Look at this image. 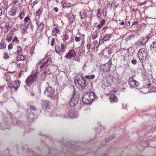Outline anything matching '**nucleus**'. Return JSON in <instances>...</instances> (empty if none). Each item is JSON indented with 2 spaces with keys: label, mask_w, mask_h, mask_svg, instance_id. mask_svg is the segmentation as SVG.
I'll list each match as a JSON object with an SVG mask.
<instances>
[{
  "label": "nucleus",
  "mask_w": 156,
  "mask_h": 156,
  "mask_svg": "<svg viewBox=\"0 0 156 156\" xmlns=\"http://www.w3.org/2000/svg\"><path fill=\"white\" fill-rule=\"evenodd\" d=\"M69 90L70 93H72V97L69 102V105L71 107H74L78 102L79 96L76 93L75 88L73 85L69 86Z\"/></svg>",
  "instance_id": "nucleus-1"
},
{
  "label": "nucleus",
  "mask_w": 156,
  "mask_h": 156,
  "mask_svg": "<svg viewBox=\"0 0 156 156\" xmlns=\"http://www.w3.org/2000/svg\"><path fill=\"white\" fill-rule=\"evenodd\" d=\"M74 82L76 87L80 90H84L86 86V82L84 78L80 75L74 77Z\"/></svg>",
  "instance_id": "nucleus-2"
},
{
  "label": "nucleus",
  "mask_w": 156,
  "mask_h": 156,
  "mask_svg": "<svg viewBox=\"0 0 156 156\" xmlns=\"http://www.w3.org/2000/svg\"><path fill=\"white\" fill-rule=\"evenodd\" d=\"M95 98V94L93 92H86L83 95L82 100L83 104H89L91 103Z\"/></svg>",
  "instance_id": "nucleus-3"
},
{
  "label": "nucleus",
  "mask_w": 156,
  "mask_h": 156,
  "mask_svg": "<svg viewBox=\"0 0 156 156\" xmlns=\"http://www.w3.org/2000/svg\"><path fill=\"white\" fill-rule=\"evenodd\" d=\"M137 55L140 62L143 63L146 60L148 52L146 48H142L138 51Z\"/></svg>",
  "instance_id": "nucleus-4"
},
{
  "label": "nucleus",
  "mask_w": 156,
  "mask_h": 156,
  "mask_svg": "<svg viewBox=\"0 0 156 156\" xmlns=\"http://www.w3.org/2000/svg\"><path fill=\"white\" fill-rule=\"evenodd\" d=\"M43 62H44V63L40 66V69L42 70L46 69L48 66L50 65L51 62V58L48 57H45L41 61L39 62L37 65H39Z\"/></svg>",
  "instance_id": "nucleus-5"
},
{
  "label": "nucleus",
  "mask_w": 156,
  "mask_h": 156,
  "mask_svg": "<svg viewBox=\"0 0 156 156\" xmlns=\"http://www.w3.org/2000/svg\"><path fill=\"white\" fill-rule=\"evenodd\" d=\"M38 72H36L35 73H32L27 79L26 83L27 86H30L36 80Z\"/></svg>",
  "instance_id": "nucleus-6"
},
{
  "label": "nucleus",
  "mask_w": 156,
  "mask_h": 156,
  "mask_svg": "<svg viewBox=\"0 0 156 156\" xmlns=\"http://www.w3.org/2000/svg\"><path fill=\"white\" fill-rule=\"evenodd\" d=\"M20 86V81L19 80H16L15 81H13L9 85L8 88L11 89L12 91H13V89L14 91H16L19 87Z\"/></svg>",
  "instance_id": "nucleus-7"
},
{
  "label": "nucleus",
  "mask_w": 156,
  "mask_h": 156,
  "mask_svg": "<svg viewBox=\"0 0 156 156\" xmlns=\"http://www.w3.org/2000/svg\"><path fill=\"white\" fill-rule=\"evenodd\" d=\"M76 54L74 49L69 50V58L80 62V58L79 57H76Z\"/></svg>",
  "instance_id": "nucleus-8"
},
{
  "label": "nucleus",
  "mask_w": 156,
  "mask_h": 156,
  "mask_svg": "<svg viewBox=\"0 0 156 156\" xmlns=\"http://www.w3.org/2000/svg\"><path fill=\"white\" fill-rule=\"evenodd\" d=\"M112 64V60L110 59L108 62L102 65L101 66V69L102 71L105 72H108L110 69L111 65Z\"/></svg>",
  "instance_id": "nucleus-9"
},
{
  "label": "nucleus",
  "mask_w": 156,
  "mask_h": 156,
  "mask_svg": "<svg viewBox=\"0 0 156 156\" xmlns=\"http://www.w3.org/2000/svg\"><path fill=\"white\" fill-rule=\"evenodd\" d=\"M66 44L64 42L61 43V48L60 46L57 44L55 46V51L58 53L61 51L63 52L66 48Z\"/></svg>",
  "instance_id": "nucleus-10"
},
{
  "label": "nucleus",
  "mask_w": 156,
  "mask_h": 156,
  "mask_svg": "<svg viewBox=\"0 0 156 156\" xmlns=\"http://www.w3.org/2000/svg\"><path fill=\"white\" fill-rule=\"evenodd\" d=\"M134 76H132L129 80V84L130 87L132 88H136L139 86V83L138 82L134 80Z\"/></svg>",
  "instance_id": "nucleus-11"
},
{
  "label": "nucleus",
  "mask_w": 156,
  "mask_h": 156,
  "mask_svg": "<svg viewBox=\"0 0 156 156\" xmlns=\"http://www.w3.org/2000/svg\"><path fill=\"white\" fill-rule=\"evenodd\" d=\"M54 90L51 87H48L45 90L44 93L48 97H51L54 95Z\"/></svg>",
  "instance_id": "nucleus-12"
},
{
  "label": "nucleus",
  "mask_w": 156,
  "mask_h": 156,
  "mask_svg": "<svg viewBox=\"0 0 156 156\" xmlns=\"http://www.w3.org/2000/svg\"><path fill=\"white\" fill-rule=\"evenodd\" d=\"M144 81V88H149L151 85V83L149 81V78L146 75H144L143 76Z\"/></svg>",
  "instance_id": "nucleus-13"
},
{
  "label": "nucleus",
  "mask_w": 156,
  "mask_h": 156,
  "mask_svg": "<svg viewBox=\"0 0 156 156\" xmlns=\"http://www.w3.org/2000/svg\"><path fill=\"white\" fill-rule=\"evenodd\" d=\"M24 23L23 24V27L26 29H27L28 27L30 24V19L29 15L25 17L24 20Z\"/></svg>",
  "instance_id": "nucleus-14"
},
{
  "label": "nucleus",
  "mask_w": 156,
  "mask_h": 156,
  "mask_svg": "<svg viewBox=\"0 0 156 156\" xmlns=\"http://www.w3.org/2000/svg\"><path fill=\"white\" fill-rule=\"evenodd\" d=\"M49 101H44L42 103L41 106L42 109L44 110H47L49 108Z\"/></svg>",
  "instance_id": "nucleus-15"
},
{
  "label": "nucleus",
  "mask_w": 156,
  "mask_h": 156,
  "mask_svg": "<svg viewBox=\"0 0 156 156\" xmlns=\"http://www.w3.org/2000/svg\"><path fill=\"white\" fill-rule=\"evenodd\" d=\"M150 49L152 53H156V41L153 42L151 44Z\"/></svg>",
  "instance_id": "nucleus-16"
},
{
  "label": "nucleus",
  "mask_w": 156,
  "mask_h": 156,
  "mask_svg": "<svg viewBox=\"0 0 156 156\" xmlns=\"http://www.w3.org/2000/svg\"><path fill=\"white\" fill-rule=\"evenodd\" d=\"M48 71H44L41 74L40 76V78L42 80H45L47 76H48Z\"/></svg>",
  "instance_id": "nucleus-17"
},
{
  "label": "nucleus",
  "mask_w": 156,
  "mask_h": 156,
  "mask_svg": "<svg viewBox=\"0 0 156 156\" xmlns=\"http://www.w3.org/2000/svg\"><path fill=\"white\" fill-rule=\"evenodd\" d=\"M112 34H106L103 37V39L105 41H109L110 40V37H112Z\"/></svg>",
  "instance_id": "nucleus-18"
},
{
  "label": "nucleus",
  "mask_w": 156,
  "mask_h": 156,
  "mask_svg": "<svg viewBox=\"0 0 156 156\" xmlns=\"http://www.w3.org/2000/svg\"><path fill=\"white\" fill-rule=\"evenodd\" d=\"M6 45L5 40L2 39L0 42V49H4L6 48Z\"/></svg>",
  "instance_id": "nucleus-19"
},
{
  "label": "nucleus",
  "mask_w": 156,
  "mask_h": 156,
  "mask_svg": "<svg viewBox=\"0 0 156 156\" xmlns=\"http://www.w3.org/2000/svg\"><path fill=\"white\" fill-rule=\"evenodd\" d=\"M60 31L59 28L56 27L52 30V34L53 36H56L58 34H59Z\"/></svg>",
  "instance_id": "nucleus-20"
},
{
  "label": "nucleus",
  "mask_w": 156,
  "mask_h": 156,
  "mask_svg": "<svg viewBox=\"0 0 156 156\" xmlns=\"http://www.w3.org/2000/svg\"><path fill=\"white\" fill-rule=\"evenodd\" d=\"M17 67L19 68H24L25 67L24 61H17L16 63Z\"/></svg>",
  "instance_id": "nucleus-21"
},
{
  "label": "nucleus",
  "mask_w": 156,
  "mask_h": 156,
  "mask_svg": "<svg viewBox=\"0 0 156 156\" xmlns=\"http://www.w3.org/2000/svg\"><path fill=\"white\" fill-rule=\"evenodd\" d=\"M16 7H12L9 12V14L12 16L15 15L16 13Z\"/></svg>",
  "instance_id": "nucleus-22"
},
{
  "label": "nucleus",
  "mask_w": 156,
  "mask_h": 156,
  "mask_svg": "<svg viewBox=\"0 0 156 156\" xmlns=\"http://www.w3.org/2000/svg\"><path fill=\"white\" fill-rule=\"evenodd\" d=\"M109 98L111 101H113L115 102H116L118 101V98L114 94H111Z\"/></svg>",
  "instance_id": "nucleus-23"
},
{
  "label": "nucleus",
  "mask_w": 156,
  "mask_h": 156,
  "mask_svg": "<svg viewBox=\"0 0 156 156\" xmlns=\"http://www.w3.org/2000/svg\"><path fill=\"white\" fill-rule=\"evenodd\" d=\"M78 116V114L76 112H74L73 113H70L69 117L71 118H76Z\"/></svg>",
  "instance_id": "nucleus-24"
},
{
  "label": "nucleus",
  "mask_w": 156,
  "mask_h": 156,
  "mask_svg": "<svg viewBox=\"0 0 156 156\" xmlns=\"http://www.w3.org/2000/svg\"><path fill=\"white\" fill-rule=\"evenodd\" d=\"M150 92H156V86L155 85V84H154V85H153L149 89Z\"/></svg>",
  "instance_id": "nucleus-25"
},
{
  "label": "nucleus",
  "mask_w": 156,
  "mask_h": 156,
  "mask_svg": "<svg viewBox=\"0 0 156 156\" xmlns=\"http://www.w3.org/2000/svg\"><path fill=\"white\" fill-rule=\"evenodd\" d=\"M149 144V142L148 141H144L142 142L141 146L142 147H147Z\"/></svg>",
  "instance_id": "nucleus-26"
},
{
  "label": "nucleus",
  "mask_w": 156,
  "mask_h": 156,
  "mask_svg": "<svg viewBox=\"0 0 156 156\" xmlns=\"http://www.w3.org/2000/svg\"><path fill=\"white\" fill-rule=\"evenodd\" d=\"M25 59L24 57L21 55H20L18 56L17 61H23Z\"/></svg>",
  "instance_id": "nucleus-27"
},
{
  "label": "nucleus",
  "mask_w": 156,
  "mask_h": 156,
  "mask_svg": "<svg viewBox=\"0 0 156 156\" xmlns=\"http://www.w3.org/2000/svg\"><path fill=\"white\" fill-rule=\"evenodd\" d=\"M80 16L81 19H84L86 16V15L84 12H83L80 11Z\"/></svg>",
  "instance_id": "nucleus-28"
},
{
  "label": "nucleus",
  "mask_w": 156,
  "mask_h": 156,
  "mask_svg": "<svg viewBox=\"0 0 156 156\" xmlns=\"http://www.w3.org/2000/svg\"><path fill=\"white\" fill-rule=\"evenodd\" d=\"M43 12V9H39L36 12V15L37 16H39L42 12Z\"/></svg>",
  "instance_id": "nucleus-29"
},
{
  "label": "nucleus",
  "mask_w": 156,
  "mask_h": 156,
  "mask_svg": "<svg viewBox=\"0 0 156 156\" xmlns=\"http://www.w3.org/2000/svg\"><path fill=\"white\" fill-rule=\"evenodd\" d=\"M62 38L63 40V42H65L66 43L65 41L66 40H67L68 39V36L67 34H63L62 36Z\"/></svg>",
  "instance_id": "nucleus-30"
},
{
  "label": "nucleus",
  "mask_w": 156,
  "mask_h": 156,
  "mask_svg": "<svg viewBox=\"0 0 156 156\" xmlns=\"http://www.w3.org/2000/svg\"><path fill=\"white\" fill-rule=\"evenodd\" d=\"M14 42H15L17 44H19L20 41L17 37H15L13 39L12 43H13Z\"/></svg>",
  "instance_id": "nucleus-31"
},
{
  "label": "nucleus",
  "mask_w": 156,
  "mask_h": 156,
  "mask_svg": "<svg viewBox=\"0 0 156 156\" xmlns=\"http://www.w3.org/2000/svg\"><path fill=\"white\" fill-rule=\"evenodd\" d=\"M22 48L20 46L18 45L17 47V50L16 51V53L18 54L21 53L22 51Z\"/></svg>",
  "instance_id": "nucleus-32"
},
{
  "label": "nucleus",
  "mask_w": 156,
  "mask_h": 156,
  "mask_svg": "<svg viewBox=\"0 0 156 156\" xmlns=\"http://www.w3.org/2000/svg\"><path fill=\"white\" fill-rule=\"evenodd\" d=\"M44 27V24L43 23H41V24L39 25L38 27V29L39 30H41V31H42Z\"/></svg>",
  "instance_id": "nucleus-33"
},
{
  "label": "nucleus",
  "mask_w": 156,
  "mask_h": 156,
  "mask_svg": "<svg viewBox=\"0 0 156 156\" xmlns=\"http://www.w3.org/2000/svg\"><path fill=\"white\" fill-rule=\"evenodd\" d=\"M74 20V16L73 14H71L70 15L69 17V21L70 23H73Z\"/></svg>",
  "instance_id": "nucleus-34"
},
{
  "label": "nucleus",
  "mask_w": 156,
  "mask_h": 156,
  "mask_svg": "<svg viewBox=\"0 0 156 156\" xmlns=\"http://www.w3.org/2000/svg\"><path fill=\"white\" fill-rule=\"evenodd\" d=\"M25 15V12L23 11L19 14V17L20 20L23 19Z\"/></svg>",
  "instance_id": "nucleus-35"
},
{
  "label": "nucleus",
  "mask_w": 156,
  "mask_h": 156,
  "mask_svg": "<svg viewBox=\"0 0 156 156\" xmlns=\"http://www.w3.org/2000/svg\"><path fill=\"white\" fill-rule=\"evenodd\" d=\"M119 5L118 3H116L114 1H112L111 3L112 7H115V8L117 7Z\"/></svg>",
  "instance_id": "nucleus-36"
},
{
  "label": "nucleus",
  "mask_w": 156,
  "mask_h": 156,
  "mask_svg": "<svg viewBox=\"0 0 156 156\" xmlns=\"http://www.w3.org/2000/svg\"><path fill=\"white\" fill-rule=\"evenodd\" d=\"M12 38V37H9L8 34L5 40L9 43L11 41Z\"/></svg>",
  "instance_id": "nucleus-37"
},
{
  "label": "nucleus",
  "mask_w": 156,
  "mask_h": 156,
  "mask_svg": "<svg viewBox=\"0 0 156 156\" xmlns=\"http://www.w3.org/2000/svg\"><path fill=\"white\" fill-rule=\"evenodd\" d=\"M104 41H103V39H102V40H101V38H100L99 39V43H98V45H97V46H96V48H98L99 46L102 44L103 43H104Z\"/></svg>",
  "instance_id": "nucleus-38"
},
{
  "label": "nucleus",
  "mask_w": 156,
  "mask_h": 156,
  "mask_svg": "<svg viewBox=\"0 0 156 156\" xmlns=\"http://www.w3.org/2000/svg\"><path fill=\"white\" fill-rule=\"evenodd\" d=\"M87 16L89 18H91L92 16L93 12L91 11H89L87 12Z\"/></svg>",
  "instance_id": "nucleus-39"
},
{
  "label": "nucleus",
  "mask_w": 156,
  "mask_h": 156,
  "mask_svg": "<svg viewBox=\"0 0 156 156\" xmlns=\"http://www.w3.org/2000/svg\"><path fill=\"white\" fill-rule=\"evenodd\" d=\"M98 34L97 32H95L92 35V38L93 40L95 39L97 37Z\"/></svg>",
  "instance_id": "nucleus-40"
},
{
  "label": "nucleus",
  "mask_w": 156,
  "mask_h": 156,
  "mask_svg": "<svg viewBox=\"0 0 156 156\" xmlns=\"http://www.w3.org/2000/svg\"><path fill=\"white\" fill-rule=\"evenodd\" d=\"M86 77L89 79H93L95 77V75H92L90 76H86Z\"/></svg>",
  "instance_id": "nucleus-41"
},
{
  "label": "nucleus",
  "mask_w": 156,
  "mask_h": 156,
  "mask_svg": "<svg viewBox=\"0 0 156 156\" xmlns=\"http://www.w3.org/2000/svg\"><path fill=\"white\" fill-rule=\"evenodd\" d=\"M3 58L4 59H7L9 58V56L7 53L5 52H4Z\"/></svg>",
  "instance_id": "nucleus-42"
},
{
  "label": "nucleus",
  "mask_w": 156,
  "mask_h": 156,
  "mask_svg": "<svg viewBox=\"0 0 156 156\" xmlns=\"http://www.w3.org/2000/svg\"><path fill=\"white\" fill-rule=\"evenodd\" d=\"M97 16L98 17H100L101 16V10L100 9H98L97 10Z\"/></svg>",
  "instance_id": "nucleus-43"
},
{
  "label": "nucleus",
  "mask_w": 156,
  "mask_h": 156,
  "mask_svg": "<svg viewBox=\"0 0 156 156\" xmlns=\"http://www.w3.org/2000/svg\"><path fill=\"white\" fill-rule=\"evenodd\" d=\"M5 27L7 30V31H8L9 29L11 28L10 27V25L9 23H6L5 25Z\"/></svg>",
  "instance_id": "nucleus-44"
},
{
  "label": "nucleus",
  "mask_w": 156,
  "mask_h": 156,
  "mask_svg": "<svg viewBox=\"0 0 156 156\" xmlns=\"http://www.w3.org/2000/svg\"><path fill=\"white\" fill-rule=\"evenodd\" d=\"M55 39L54 38H52L51 41V42L50 45L52 46H53L55 44Z\"/></svg>",
  "instance_id": "nucleus-45"
},
{
  "label": "nucleus",
  "mask_w": 156,
  "mask_h": 156,
  "mask_svg": "<svg viewBox=\"0 0 156 156\" xmlns=\"http://www.w3.org/2000/svg\"><path fill=\"white\" fill-rule=\"evenodd\" d=\"M115 138V137L113 136H111L109 137L108 138V140L107 139L105 140V141L106 142H108L110 140H112L113 139H114Z\"/></svg>",
  "instance_id": "nucleus-46"
},
{
  "label": "nucleus",
  "mask_w": 156,
  "mask_h": 156,
  "mask_svg": "<svg viewBox=\"0 0 156 156\" xmlns=\"http://www.w3.org/2000/svg\"><path fill=\"white\" fill-rule=\"evenodd\" d=\"M68 2H66L63 5V7L64 8H67L68 7Z\"/></svg>",
  "instance_id": "nucleus-47"
},
{
  "label": "nucleus",
  "mask_w": 156,
  "mask_h": 156,
  "mask_svg": "<svg viewBox=\"0 0 156 156\" xmlns=\"http://www.w3.org/2000/svg\"><path fill=\"white\" fill-rule=\"evenodd\" d=\"M13 47L12 44V43L9 44L8 46V48L9 50L12 49Z\"/></svg>",
  "instance_id": "nucleus-48"
},
{
  "label": "nucleus",
  "mask_w": 156,
  "mask_h": 156,
  "mask_svg": "<svg viewBox=\"0 0 156 156\" xmlns=\"http://www.w3.org/2000/svg\"><path fill=\"white\" fill-rule=\"evenodd\" d=\"M5 87V85L0 86V93L4 90Z\"/></svg>",
  "instance_id": "nucleus-49"
},
{
  "label": "nucleus",
  "mask_w": 156,
  "mask_h": 156,
  "mask_svg": "<svg viewBox=\"0 0 156 156\" xmlns=\"http://www.w3.org/2000/svg\"><path fill=\"white\" fill-rule=\"evenodd\" d=\"M98 44V41L97 40H94L93 41V44H94L95 47H96L97 46Z\"/></svg>",
  "instance_id": "nucleus-50"
},
{
  "label": "nucleus",
  "mask_w": 156,
  "mask_h": 156,
  "mask_svg": "<svg viewBox=\"0 0 156 156\" xmlns=\"http://www.w3.org/2000/svg\"><path fill=\"white\" fill-rule=\"evenodd\" d=\"M144 39H145V38L144 37H142V41L140 42V44H146V43L147 42V41H145V42H143L144 43H143V41H144Z\"/></svg>",
  "instance_id": "nucleus-51"
},
{
  "label": "nucleus",
  "mask_w": 156,
  "mask_h": 156,
  "mask_svg": "<svg viewBox=\"0 0 156 156\" xmlns=\"http://www.w3.org/2000/svg\"><path fill=\"white\" fill-rule=\"evenodd\" d=\"M91 48V44L90 42H89L87 46V49L88 50H89Z\"/></svg>",
  "instance_id": "nucleus-52"
},
{
  "label": "nucleus",
  "mask_w": 156,
  "mask_h": 156,
  "mask_svg": "<svg viewBox=\"0 0 156 156\" xmlns=\"http://www.w3.org/2000/svg\"><path fill=\"white\" fill-rule=\"evenodd\" d=\"M135 34H133L131 35L130 36H129L128 38V40H130L132 39L133 37L135 36Z\"/></svg>",
  "instance_id": "nucleus-53"
},
{
  "label": "nucleus",
  "mask_w": 156,
  "mask_h": 156,
  "mask_svg": "<svg viewBox=\"0 0 156 156\" xmlns=\"http://www.w3.org/2000/svg\"><path fill=\"white\" fill-rule=\"evenodd\" d=\"M75 40L77 42L79 41L80 40V37H75Z\"/></svg>",
  "instance_id": "nucleus-54"
},
{
  "label": "nucleus",
  "mask_w": 156,
  "mask_h": 156,
  "mask_svg": "<svg viewBox=\"0 0 156 156\" xmlns=\"http://www.w3.org/2000/svg\"><path fill=\"white\" fill-rule=\"evenodd\" d=\"M131 62L133 65H135L137 63V61L136 60L134 59L132 60Z\"/></svg>",
  "instance_id": "nucleus-55"
},
{
  "label": "nucleus",
  "mask_w": 156,
  "mask_h": 156,
  "mask_svg": "<svg viewBox=\"0 0 156 156\" xmlns=\"http://www.w3.org/2000/svg\"><path fill=\"white\" fill-rule=\"evenodd\" d=\"M103 25L99 23L97 26V29L98 30H100L102 27Z\"/></svg>",
  "instance_id": "nucleus-56"
},
{
  "label": "nucleus",
  "mask_w": 156,
  "mask_h": 156,
  "mask_svg": "<svg viewBox=\"0 0 156 156\" xmlns=\"http://www.w3.org/2000/svg\"><path fill=\"white\" fill-rule=\"evenodd\" d=\"M105 20H102L100 22V24H102V25H105Z\"/></svg>",
  "instance_id": "nucleus-57"
},
{
  "label": "nucleus",
  "mask_w": 156,
  "mask_h": 156,
  "mask_svg": "<svg viewBox=\"0 0 156 156\" xmlns=\"http://www.w3.org/2000/svg\"><path fill=\"white\" fill-rule=\"evenodd\" d=\"M30 108L31 110L33 111H36V110L34 106L31 105L30 106Z\"/></svg>",
  "instance_id": "nucleus-58"
},
{
  "label": "nucleus",
  "mask_w": 156,
  "mask_h": 156,
  "mask_svg": "<svg viewBox=\"0 0 156 156\" xmlns=\"http://www.w3.org/2000/svg\"><path fill=\"white\" fill-rule=\"evenodd\" d=\"M85 43V41L84 40V38H83V39L82 40V42H81V45L82 46H83L84 45Z\"/></svg>",
  "instance_id": "nucleus-59"
},
{
  "label": "nucleus",
  "mask_w": 156,
  "mask_h": 156,
  "mask_svg": "<svg viewBox=\"0 0 156 156\" xmlns=\"http://www.w3.org/2000/svg\"><path fill=\"white\" fill-rule=\"evenodd\" d=\"M126 26L127 27H129L130 25V22L129 21H128L127 22L126 24H125Z\"/></svg>",
  "instance_id": "nucleus-60"
},
{
  "label": "nucleus",
  "mask_w": 156,
  "mask_h": 156,
  "mask_svg": "<svg viewBox=\"0 0 156 156\" xmlns=\"http://www.w3.org/2000/svg\"><path fill=\"white\" fill-rule=\"evenodd\" d=\"M137 23H138V22L137 21H135L132 24L131 26H133L134 25H137Z\"/></svg>",
  "instance_id": "nucleus-61"
},
{
  "label": "nucleus",
  "mask_w": 156,
  "mask_h": 156,
  "mask_svg": "<svg viewBox=\"0 0 156 156\" xmlns=\"http://www.w3.org/2000/svg\"><path fill=\"white\" fill-rule=\"evenodd\" d=\"M125 24L124 22L123 21L122 22L119 23V24L120 25H123Z\"/></svg>",
  "instance_id": "nucleus-62"
},
{
  "label": "nucleus",
  "mask_w": 156,
  "mask_h": 156,
  "mask_svg": "<svg viewBox=\"0 0 156 156\" xmlns=\"http://www.w3.org/2000/svg\"><path fill=\"white\" fill-rule=\"evenodd\" d=\"M17 30H18V29H16V28H14V29H13L12 30L11 32H14L15 31H16Z\"/></svg>",
  "instance_id": "nucleus-63"
},
{
  "label": "nucleus",
  "mask_w": 156,
  "mask_h": 156,
  "mask_svg": "<svg viewBox=\"0 0 156 156\" xmlns=\"http://www.w3.org/2000/svg\"><path fill=\"white\" fill-rule=\"evenodd\" d=\"M34 48H35V47L33 46H32L31 48V50H30V51H31V52H33L34 51Z\"/></svg>",
  "instance_id": "nucleus-64"
}]
</instances>
